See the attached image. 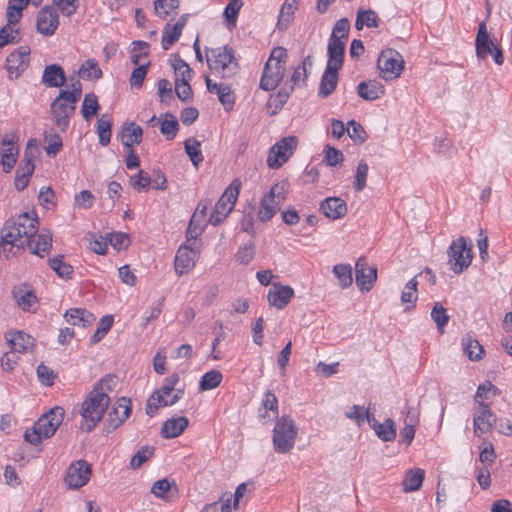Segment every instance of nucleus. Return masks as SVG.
I'll use <instances>...</instances> for the list:
<instances>
[{
    "mask_svg": "<svg viewBox=\"0 0 512 512\" xmlns=\"http://www.w3.org/2000/svg\"><path fill=\"white\" fill-rule=\"evenodd\" d=\"M356 284L362 291H370L377 279V268L369 266L361 257L355 265Z\"/></svg>",
    "mask_w": 512,
    "mask_h": 512,
    "instance_id": "20",
    "label": "nucleus"
},
{
    "mask_svg": "<svg viewBox=\"0 0 512 512\" xmlns=\"http://www.w3.org/2000/svg\"><path fill=\"white\" fill-rule=\"evenodd\" d=\"M137 67L132 71L130 77V85L132 87L140 88L147 75L150 61H145L143 64L136 65Z\"/></svg>",
    "mask_w": 512,
    "mask_h": 512,
    "instance_id": "64",
    "label": "nucleus"
},
{
    "mask_svg": "<svg viewBox=\"0 0 512 512\" xmlns=\"http://www.w3.org/2000/svg\"><path fill=\"white\" fill-rule=\"evenodd\" d=\"M262 407L265 410L263 413L260 412V417L262 419L271 418L268 411H271L274 414V417L278 418V399L273 392H265L262 400Z\"/></svg>",
    "mask_w": 512,
    "mask_h": 512,
    "instance_id": "55",
    "label": "nucleus"
},
{
    "mask_svg": "<svg viewBox=\"0 0 512 512\" xmlns=\"http://www.w3.org/2000/svg\"><path fill=\"white\" fill-rule=\"evenodd\" d=\"M5 339L10 348L19 353L26 352L34 346V339L22 331H8Z\"/></svg>",
    "mask_w": 512,
    "mask_h": 512,
    "instance_id": "28",
    "label": "nucleus"
},
{
    "mask_svg": "<svg viewBox=\"0 0 512 512\" xmlns=\"http://www.w3.org/2000/svg\"><path fill=\"white\" fill-rule=\"evenodd\" d=\"M431 318L436 323L438 330L442 333L443 328L449 321V315L441 302L434 303L431 311Z\"/></svg>",
    "mask_w": 512,
    "mask_h": 512,
    "instance_id": "58",
    "label": "nucleus"
},
{
    "mask_svg": "<svg viewBox=\"0 0 512 512\" xmlns=\"http://www.w3.org/2000/svg\"><path fill=\"white\" fill-rule=\"evenodd\" d=\"M286 192V185L283 183H277L271 187L270 191L260 201L257 213L260 221L267 222L276 215L286 201Z\"/></svg>",
    "mask_w": 512,
    "mask_h": 512,
    "instance_id": "8",
    "label": "nucleus"
},
{
    "mask_svg": "<svg viewBox=\"0 0 512 512\" xmlns=\"http://www.w3.org/2000/svg\"><path fill=\"white\" fill-rule=\"evenodd\" d=\"M368 171V164L364 160L359 161L356 168L355 180L353 183V187L356 191L360 192L365 188Z\"/></svg>",
    "mask_w": 512,
    "mask_h": 512,
    "instance_id": "61",
    "label": "nucleus"
},
{
    "mask_svg": "<svg viewBox=\"0 0 512 512\" xmlns=\"http://www.w3.org/2000/svg\"><path fill=\"white\" fill-rule=\"evenodd\" d=\"M30 243V239H25L22 229L14 221L6 224L1 230V253L6 254V246L22 248Z\"/></svg>",
    "mask_w": 512,
    "mask_h": 512,
    "instance_id": "19",
    "label": "nucleus"
},
{
    "mask_svg": "<svg viewBox=\"0 0 512 512\" xmlns=\"http://www.w3.org/2000/svg\"><path fill=\"white\" fill-rule=\"evenodd\" d=\"M185 151L195 167L203 161L201 143L195 138H188L185 143Z\"/></svg>",
    "mask_w": 512,
    "mask_h": 512,
    "instance_id": "51",
    "label": "nucleus"
},
{
    "mask_svg": "<svg viewBox=\"0 0 512 512\" xmlns=\"http://www.w3.org/2000/svg\"><path fill=\"white\" fill-rule=\"evenodd\" d=\"M345 52V43L342 40H329L328 43V62L327 67L333 70H339L343 65Z\"/></svg>",
    "mask_w": 512,
    "mask_h": 512,
    "instance_id": "31",
    "label": "nucleus"
},
{
    "mask_svg": "<svg viewBox=\"0 0 512 512\" xmlns=\"http://www.w3.org/2000/svg\"><path fill=\"white\" fill-rule=\"evenodd\" d=\"M91 474L90 464L85 460H77L69 465L64 483L70 489H79L88 483Z\"/></svg>",
    "mask_w": 512,
    "mask_h": 512,
    "instance_id": "15",
    "label": "nucleus"
},
{
    "mask_svg": "<svg viewBox=\"0 0 512 512\" xmlns=\"http://www.w3.org/2000/svg\"><path fill=\"white\" fill-rule=\"evenodd\" d=\"M449 265L454 273H461L471 264V248L468 247L466 239L460 237L453 241L448 251Z\"/></svg>",
    "mask_w": 512,
    "mask_h": 512,
    "instance_id": "11",
    "label": "nucleus"
},
{
    "mask_svg": "<svg viewBox=\"0 0 512 512\" xmlns=\"http://www.w3.org/2000/svg\"><path fill=\"white\" fill-rule=\"evenodd\" d=\"M378 15L375 11L368 10H358L357 17L355 21V27L357 30H362L364 26L369 28L378 27Z\"/></svg>",
    "mask_w": 512,
    "mask_h": 512,
    "instance_id": "45",
    "label": "nucleus"
},
{
    "mask_svg": "<svg viewBox=\"0 0 512 512\" xmlns=\"http://www.w3.org/2000/svg\"><path fill=\"white\" fill-rule=\"evenodd\" d=\"M78 75L86 80H98L102 77L103 73L100 69L98 62L91 58L84 61L78 70Z\"/></svg>",
    "mask_w": 512,
    "mask_h": 512,
    "instance_id": "43",
    "label": "nucleus"
},
{
    "mask_svg": "<svg viewBox=\"0 0 512 512\" xmlns=\"http://www.w3.org/2000/svg\"><path fill=\"white\" fill-rule=\"evenodd\" d=\"M112 122L107 115H102L97 120V133L101 145L106 146L111 138Z\"/></svg>",
    "mask_w": 512,
    "mask_h": 512,
    "instance_id": "53",
    "label": "nucleus"
},
{
    "mask_svg": "<svg viewBox=\"0 0 512 512\" xmlns=\"http://www.w3.org/2000/svg\"><path fill=\"white\" fill-rule=\"evenodd\" d=\"M372 429L378 438L384 442L393 441L396 437V425L394 420L391 418H387L383 423L374 421L372 424Z\"/></svg>",
    "mask_w": 512,
    "mask_h": 512,
    "instance_id": "38",
    "label": "nucleus"
},
{
    "mask_svg": "<svg viewBox=\"0 0 512 512\" xmlns=\"http://www.w3.org/2000/svg\"><path fill=\"white\" fill-rule=\"evenodd\" d=\"M142 134V128L134 122H131L122 127L118 136L124 146L131 147L132 145L139 144L141 142Z\"/></svg>",
    "mask_w": 512,
    "mask_h": 512,
    "instance_id": "34",
    "label": "nucleus"
},
{
    "mask_svg": "<svg viewBox=\"0 0 512 512\" xmlns=\"http://www.w3.org/2000/svg\"><path fill=\"white\" fill-rule=\"evenodd\" d=\"M13 296L18 306L26 312H35L38 306V300L33 289L27 284L15 286Z\"/></svg>",
    "mask_w": 512,
    "mask_h": 512,
    "instance_id": "22",
    "label": "nucleus"
},
{
    "mask_svg": "<svg viewBox=\"0 0 512 512\" xmlns=\"http://www.w3.org/2000/svg\"><path fill=\"white\" fill-rule=\"evenodd\" d=\"M49 266L61 278L70 279L72 277L73 267L63 260V256L50 259Z\"/></svg>",
    "mask_w": 512,
    "mask_h": 512,
    "instance_id": "54",
    "label": "nucleus"
},
{
    "mask_svg": "<svg viewBox=\"0 0 512 512\" xmlns=\"http://www.w3.org/2000/svg\"><path fill=\"white\" fill-rule=\"evenodd\" d=\"M377 66L382 79L386 81L394 80L401 75L404 69V61L396 50L387 49L381 52Z\"/></svg>",
    "mask_w": 512,
    "mask_h": 512,
    "instance_id": "10",
    "label": "nucleus"
},
{
    "mask_svg": "<svg viewBox=\"0 0 512 512\" xmlns=\"http://www.w3.org/2000/svg\"><path fill=\"white\" fill-rule=\"evenodd\" d=\"M149 44L144 41H134L131 44L130 59L134 65L143 64L142 60L147 59Z\"/></svg>",
    "mask_w": 512,
    "mask_h": 512,
    "instance_id": "49",
    "label": "nucleus"
},
{
    "mask_svg": "<svg viewBox=\"0 0 512 512\" xmlns=\"http://www.w3.org/2000/svg\"><path fill=\"white\" fill-rule=\"evenodd\" d=\"M287 50L283 47H275L270 53L265 64L260 80V88L265 91L274 90L283 79Z\"/></svg>",
    "mask_w": 512,
    "mask_h": 512,
    "instance_id": "5",
    "label": "nucleus"
},
{
    "mask_svg": "<svg viewBox=\"0 0 512 512\" xmlns=\"http://www.w3.org/2000/svg\"><path fill=\"white\" fill-rule=\"evenodd\" d=\"M59 26V15L53 6H44L39 10L36 17V29L44 36L55 34Z\"/></svg>",
    "mask_w": 512,
    "mask_h": 512,
    "instance_id": "18",
    "label": "nucleus"
},
{
    "mask_svg": "<svg viewBox=\"0 0 512 512\" xmlns=\"http://www.w3.org/2000/svg\"><path fill=\"white\" fill-rule=\"evenodd\" d=\"M100 106L96 95L87 94L84 97L81 113L86 121H89L94 115L97 114Z\"/></svg>",
    "mask_w": 512,
    "mask_h": 512,
    "instance_id": "56",
    "label": "nucleus"
},
{
    "mask_svg": "<svg viewBox=\"0 0 512 512\" xmlns=\"http://www.w3.org/2000/svg\"><path fill=\"white\" fill-rule=\"evenodd\" d=\"M243 6L242 0H231L225 7L223 16L227 23L228 28L236 27L238 14Z\"/></svg>",
    "mask_w": 512,
    "mask_h": 512,
    "instance_id": "52",
    "label": "nucleus"
},
{
    "mask_svg": "<svg viewBox=\"0 0 512 512\" xmlns=\"http://www.w3.org/2000/svg\"><path fill=\"white\" fill-rule=\"evenodd\" d=\"M462 347L464 353L472 361H478L481 359L484 349L482 345L474 339L470 334H466L462 337Z\"/></svg>",
    "mask_w": 512,
    "mask_h": 512,
    "instance_id": "40",
    "label": "nucleus"
},
{
    "mask_svg": "<svg viewBox=\"0 0 512 512\" xmlns=\"http://www.w3.org/2000/svg\"><path fill=\"white\" fill-rule=\"evenodd\" d=\"M30 49L27 46H22L19 49L11 52L7 57V70L10 74L15 73L18 76L23 72L29 64Z\"/></svg>",
    "mask_w": 512,
    "mask_h": 512,
    "instance_id": "27",
    "label": "nucleus"
},
{
    "mask_svg": "<svg viewBox=\"0 0 512 512\" xmlns=\"http://www.w3.org/2000/svg\"><path fill=\"white\" fill-rule=\"evenodd\" d=\"M154 454V448L145 446L139 449L135 455L131 458L130 467L132 469L140 468L147 460H149Z\"/></svg>",
    "mask_w": 512,
    "mask_h": 512,
    "instance_id": "62",
    "label": "nucleus"
},
{
    "mask_svg": "<svg viewBox=\"0 0 512 512\" xmlns=\"http://www.w3.org/2000/svg\"><path fill=\"white\" fill-rule=\"evenodd\" d=\"M207 64L212 71L223 78L231 77L238 68L233 50L227 46L211 49L207 54Z\"/></svg>",
    "mask_w": 512,
    "mask_h": 512,
    "instance_id": "7",
    "label": "nucleus"
},
{
    "mask_svg": "<svg viewBox=\"0 0 512 512\" xmlns=\"http://www.w3.org/2000/svg\"><path fill=\"white\" fill-rule=\"evenodd\" d=\"M180 381L179 375L173 373L164 379L163 385L156 390L149 398L146 404V413L154 416L155 412L166 406H172L184 395V389L178 388Z\"/></svg>",
    "mask_w": 512,
    "mask_h": 512,
    "instance_id": "3",
    "label": "nucleus"
},
{
    "mask_svg": "<svg viewBox=\"0 0 512 512\" xmlns=\"http://www.w3.org/2000/svg\"><path fill=\"white\" fill-rule=\"evenodd\" d=\"M497 418L485 402H479V405L473 411L474 434L478 437L492 431Z\"/></svg>",
    "mask_w": 512,
    "mask_h": 512,
    "instance_id": "16",
    "label": "nucleus"
},
{
    "mask_svg": "<svg viewBox=\"0 0 512 512\" xmlns=\"http://www.w3.org/2000/svg\"><path fill=\"white\" fill-rule=\"evenodd\" d=\"M297 435L298 428L290 416L283 415L277 418L272 437L275 451L281 454L290 452L294 447Z\"/></svg>",
    "mask_w": 512,
    "mask_h": 512,
    "instance_id": "6",
    "label": "nucleus"
},
{
    "mask_svg": "<svg viewBox=\"0 0 512 512\" xmlns=\"http://www.w3.org/2000/svg\"><path fill=\"white\" fill-rule=\"evenodd\" d=\"M320 209L330 219L342 218L347 213V205L344 200L330 197L322 201Z\"/></svg>",
    "mask_w": 512,
    "mask_h": 512,
    "instance_id": "30",
    "label": "nucleus"
},
{
    "mask_svg": "<svg viewBox=\"0 0 512 512\" xmlns=\"http://www.w3.org/2000/svg\"><path fill=\"white\" fill-rule=\"evenodd\" d=\"M15 221L22 229L25 239H32L36 236L38 230V220L36 217L25 213L20 215Z\"/></svg>",
    "mask_w": 512,
    "mask_h": 512,
    "instance_id": "41",
    "label": "nucleus"
},
{
    "mask_svg": "<svg viewBox=\"0 0 512 512\" xmlns=\"http://www.w3.org/2000/svg\"><path fill=\"white\" fill-rule=\"evenodd\" d=\"M333 274L342 288L349 287L353 282L352 267L350 264H337L333 267Z\"/></svg>",
    "mask_w": 512,
    "mask_h": 512,
    "instance_id": "50",
    "label": "nucleus"
},
{
    "mask_svg": "<svg viewBox=\"0 0 512 512\" xmlns=\"http://www.w3.org/2000/svg\"><path fill=\"white\" fill-rule=\"evenodd\" d=\"M347 125V134L354 143L361 144L366 140V132L360 123L350 120Z\"/></svg>",
    "mask_w": 512,
    "mask_h": 512,
    "instance_id": "63",
    "label": "nucleus"
},
{
    "mask_svg": "<svg viewBox=\"0 0 512 512\" xmlns=\"http://www.w3.org/2000/svg\"><path fill=\"white\" fill-rule=\"evenodd\" d=\"M189 420L184 416L173 417L166 420L161 429L163 438H176L188 427Z\"/></svg>",
    "mask_w": 512,
    "mask_h": 512,
    "instance_id": "32",
    "label": "nucleus"
},
{
    "mask_svg": "<svg viewBox=\"0 0 512 512\" xmlns=\"http://www.w3.org/2000/svg\"><path fill=\"white\" fill-rule=\"evenodd\" d=\"M172 490H175V492L177 491L176 485L174 482H170L167 479L156 481L151 488V492L155 497L162 498L167 501H172L174 498Z\"/></svg>",
    "mask_w": 512,
    "mask_h": 512,
    "instance_id": "44",
    "label": "nucleus"
},
{
    "mask_svg": "<svg viewBox=\"0 0 512 512\" xmlns=\"http://www.w3.org/2000/svg\"><path fill=\"white\" fill-rule=\"evenodd\" d=\"M40 155V149L34 139L28 141L22 161L17 168L16 173L31 177L35 170V161Z\"/></svg>",
    "mask_w": 512,
    "mask_h": 512,
    "instance_id": "23",
    "label": "nucleus"
},
{
    "mask_svg": "<svg viewBox=\"0 0 512 512\" xmlns=\"http://www.w3.org/2000/svg\"><path fill=\"white\" fill-rule=\"evenodd\" d=\"M17 141L14 133H7L1 139V163L5 173H10L17 162L19 153Z\"/></svg>",
    "mask_w": 512,
    "mask_h": 512,
    "instance_id": "17",
    "label": "nucleus"
},
{
    "mask_svg": "<svg viewBox=\"0 0 512 512\" xmlns=\"http://www.w3.org/2000/svg\"><path fill=\"white\" fill-rule=\"evenodd\" d=\"M497 44L490 38L487 31L486 23L483 21L478 26V31L475 39V52L478 59H485L489 54H492L494 47Z\"/></svg>",
    "mask_w": 512,
    "mask_h": 512,
    "instance_id": "24",
    "label": "nucleus"
},
{
    "mask_svg": "<svg viewBox=\"0 0 512 512\" xmlns=\"http://www.w3.org/2000/svg\"><path fill=\"white\" fill-rule=\"evenodd\" d=\"M81 96V84L75 81L71 90L61 91L59 96L51 104V113L55 125L65 131L69 126V119L75 111V104Z\"/></svg>",
    "mask_w": 512,
    "mask_h": 512,
    "instance_id": "2",
    "label": "nucleus"
},
{
    "mask_svg": "<svg viewBox=\"0 0 512 512\" xmlns=\"http://www.w3.org/2000/svg\"><path fill=\"white\" fill-rule=\"evenodd\" d=\"M30 0H9L7 7V20L16 24L22 17V11L28 6Z\"/></svg>",
    "mask_w": 512,
    "mask_h": 512,
    "instance_id": "47",
    "label": "nucleus"
},
{
    "mask_svg": "<svg viewBox=\"0 0 512 512\" xmlns=\"http://www.w3.org/2000/svg\"><path fill=\"white\" fill-rule=\"evenodd\" d=\"M186 23L187 15H182L174 25L166 24L162 36V47L164 50H168L179 39Z\"/></svg>",
    "mask_w": 512,
    "mask_h": 512,
    "instance_id": "29",
    "label": "nucleus"
},
{
    "mask_svg": "<svg viewBox=\"0 0 512 512\" xmlns=\"http://www.w3.org/2000/svg\"><path fill=\"white\" fill-rule=\"evenodd\" d=\"M300 0H285L281 7L278 19L279 29H285L293 19L294 13Z\"/></svg>",
    "mask_w": 512,
    "mask_h": 512,
    "instance_id": "46",
    "label": "nucleus"
},
{
    "mask_svg": "<svg viewBox=\"0 0 512 512\" xmlns=\"http://www.w3.org/2000/svg\"><path fill=\"white\" fill-rule=\"evenodd\" d=\"M297 146V138L293 136L284 137L270 149L267 165L272 169L280 168L288 161Z\"/></svg>",
    "mask_w": 512,
    "mask_h": 512,
    "instance_id": "13",
    "label": "nucleus"
},
{
    "mask_svg": "<svg viewBox=\"0 0 512 512\" xmlns=\"http://www.w3.org/2000/svg\"><path fill=\"white\" fill-rule=\"evenodd\" d=\"M425 472L421 468L409 469L406 471L402 486L405 493L414 492L421 488Z\"/></svg>",
    "mask_w": 512,
    "mask_h": 512,
    "instance_id": "37",
    "label": "nucleus"
},
{
    "mask_svg": "<svg viewBox=\"0 0 512 512\" xmlns=\"http://www.w3.org/2000/svg\"><path fill=\"white\" fill-rule=\"evenodd\" d=\"M223 376L218 370L206 372L199 381V390L201 392L215 389L222 382Z\"/></svg>",
    "mask_w": 512,
    "mask_h": 512,
    "instance_id": "48",
    "label": "nucleus"
},
{
    "mask_svg": "<svg viewBox=\"0 0 512 512\" xmlns=\"http://www.w3.org/2000/svg\"><path fill=\"white\" fill-rule=\"evenodd\" d=\"M417 286L418 282L416 277L412 278L405 285L402 293H401V302L403 304H410L412 307L415 306L417 301Z\"/></svg>",
    "mask_w": 512,
    "mask_h": 512,
    "instance_id": "59",
    "label": "nucleus"
},
{
    "mask_svg": "<svg viewBox=\"0 0 512 512\" xmlns=\"http://www.w3.org/2000/svg\"><path fill=\"white\" fill-rule=\"evenodd\" d=\"M200 255V246L197 242L181 245L176 253L174 268L179 276L189 273L195 266Z\"/></svg>",
    "mask_w": 512,
    "mask_h": 512,
    "instance_id": "12",
    "label": "nucleus"
},
{
    "mask_svg": "<svg viewBox=\"0 0 512 512\" xmlns=\"http://www.w3.org/2000/svg\"><path fill=\"white\" fill-rule=\"evenodd\" d=\"M338 83V70L326 68L322 76L318 94L322 98L331 95Z\"/></svg>",
    "mask_w": 512,
    "mask_h": 512,
    "instance_id": "39",
    "label": "nucleus"
},
{
    "mask_svg": "<svg viewBox=\"0 0 512 512\" xmlns=\"http://www.w3.org/2000/svg\"><path fill=\"white\" fill-rule=\"evenodd\" d=\"M65 319L71 325L86 327L93 323L95 317L86 309L71 308L64 314Z\"/></svg>",
    "mask_w": 512,
    "mask_h": 512,
    "instance_id": "36",
    "label": "nucleus"
},
{
    "mask_svg": "<svg viewBox=\"0 0 512 512\" xmlns=\"http://www.w3.org/2000/svg\"><path fill=\"white\" fill-rule=\"evenodd\" d=\"M293 297L294 290L290 286L274 283L268 292L267 300L271 306L283 309Z\"/></svg>",
    "mask_w": 512,
    "mask_h": 512,
    "instance_id": "21",
    "label": "nucleus"
},
{
    "mask_svg": "<svg viewBox=\"0 0 512 512\" xmlns=\"http://www.w3.org/2000/svg\"><path fill=\"white\" fill-rule=\"evenodd\" d=\"M179 124L177 118L172 114H166L160 123V131L168 139H173L178 131Z\"/></svg>",
    "mask_w": 512,
    "mask_h": 512,
    "instance_id": "60",
    "label": "nucleus"
},
{
    "mask_svg": "<svg viewBox=\"0 0 512 512\" xmlns=\"http://www.w3.org/2000/svg\"><path fill=\"white\" fill-rule=\"evenodd\" d=\"M131 402L128 398H120L108 413L107 423L112 430L119 427L131 413Z\"/></svg>",
    "mask_w": 512,
    "mask_h": 512,
    "instance_id": "26",
    "label": "nucleus"
},
{
    "mask_svg": "<svg viewBox=\"0 0 512 512\" xmlns=\"http://www.w3.org/2000/svg\"><path fill=\"white\" fill-rule=\"evenodd\" d=\"M241 188V182L238 179L232 181V183L225 189L217 201L213 212L209 217V223L216 226L220 224L233 210L234 205L237 201Z\"/></svg>",
    "mask_w": 512,
    "mask_h": 512,
    "instance_id": "9",
    "label": "nucleus"
},
{
    "mask_svg": "<svg viewBox=\"0 0 512 512\" xmlns=\"http://www.w3.org/2000/svg\"><path fill=\"white\" fill-rule=\"evenodd\" d=\"M207 90L210 93H215L218 100L223 105L226 111H231L235 104V95L231 87L227 84H217L212 82L209 77L205 79Z\"/></svg>",
    "mask_w": 512,
    "mask_h": 512,
    "instance_id": "25",
    "label": "nucleus"
},
{
    "mask_svg": "<svg viewBox=\"0 0 512 512\" xmlns=\"http://www.w3.org/2000/svg\"><path fill=\"white\" fill-rule=\"evenodd\" d=\"M357 91L361 98L368 101L379 99L385 94L384 86L377 80L360 82Z\"/></svg>",
    "mask_w": 512,
    "mask_h": 512,
    "instance_id": "33",
    "label": "nucleus"
},
{
    "mask_svg": "<svg viewBox=\"0 0 512 512\" xmlns=\"http://www.w3.org/2000/svg\"><path fill=\"white\" fill-rule=\"evenodd\" d=\"M65 80V73L61 66L52 64L45 67L42 82L47 87H61L64 85Z\"/></svg>",
    "mask_w": 512,
    "mask_h": 512,
    "instance_id": "35",
    "label": "nucleus"
},
{
    "mask_svg": "<svg viewBox=\"0 0 512 512\" xmlns=\"http://www.w3.org/2000/svg\"><path fill=\"white\" fill-rule=\"evenodd\" d=\"M27 246H29L33 254L43 257L52 246V235L49 233L39 234L36 240L30 239V243Z\"/></svg>",
    "mask_w": 512,
    "mask_h": 512,
    "instance_id": "42",
    "label": "nucleus"
},
{
    "mask_svg": "<svg viewBox=\"0 0 512 512\" xmlns=\"http://www.w3.org/2000/svg\"><path fill=\"white\" fill-rule=\"evenodd\" d=\"M313 65V59L310 55L306 56L302 63L298 65L291 76V79L284 83V87L281 91L278 92L276 99L279 101L281 105L287 102L290 93L294 90L296 86L304 83L308 76V69Z\"/></svg>",
    "mask_w": 512,
    "mask_h": 512,
    "instance_id": "14",
    "label": "nucleus"
},
{
    "mask_svg": "<svg viewBox=\"0 0 512 512\" xmlns=\"http://www.w3.org/2000/svg\"><path fill=\"white\" fill-rule=\"evenodd\" d=\"M63 418V408H52L47 414L40 417L33 427L25 431V441L32 445H38L43 438H50L61 425Z\"/></svg>",
    "mask_w": 512,
    "mask_h": 512,
    "instance_id": "4",
    "label": "nucleus"
},
{
    "mask_svg": "<svg viewBox=\"0 0 512 512\" xmlns=\"http://www.w3.org/2000/svg\"><path fill=\"white\" fill-rule=\"evenodd\" d=\"M179 6L178 0H155L154 10L158 17L166 19Z\"/></svg>",
    "mask_w": 512,
    "mask_h": 512,
    "instance_id": "57",
    "label": "nucleus"
},
{
    "mask_svg": "<svg viewBox=\"0 0 512 512\" xmlns=\"http://www.w3.org/2000/svg\"><path fill=\"white\" fill-rule=\"evenodd\" d=\"M116 384L115 376L106 375L88 393L80 408L82 430L90 432L102 420L110 404L108 393L113 391Z\"/></svg>",
    "mask_w": 512,
    "mask_h": 512,
    "instance_id": "1",
    "label": "nucleus"
}]
</instances>
